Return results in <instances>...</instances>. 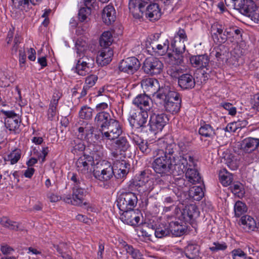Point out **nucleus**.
<instances>
[{"label":"nucleus","instance_id":"obj_18","mask_svg":"<svg viewBox=\"0 0 259 259\" xmlns=\"http://www.w3.org/2000/svg\"><path fill=\"white\" fill-rule=\"evenodd\" d=\"M120 214V219L124 224L132 226H137L140 221L139 214L134 209L125 210L122 211Z\"/></svg>","mask_w":259,"mask_h":259},{"label":"nucleus","instance_id":"obj_14","mask_svg":"<svg viewBox=\"0 0 259 259\" xmlns=\"http://www.w3.org/2000/svg\"><path fill=\"white\" fill-rule=\"evenodd\" d=\"M141 85L146 92L149 93L150 95H152L156 100H157V95L164 88V87L160 88L158 80L152 78L143 79L141 81Z\"/></svg>","mask_w":259,"mask_h":259},{"label":"nucleus","instance_id":"obj_37","mask_svg":"<svg viewBox=\"0 0 259 259\" xmlns=\"http://www.w3.org/2000/svg\"><path fill=\"white\" fill-rule=\"evenodd\" d=\"M85 146L83 140L77 137V139L71 141L70 143V149L71 152L73 154H77L78 152H82L85 150Z\"/></svg>","mask_w":259,"mask_h":259},{"label":"nucleus","instance_id":"obj_10","mask_svg":"<svg viewBox=\"0 0 259 259\" xmlns=\"http://www.w3.org/2000/svg\"><path fill=\"white\" fill-rule=\"evenodd\" d=\"M140 67L139 60L134 57H128L120 61L118 65L120 71L128 74H133Z\"/></svg>","mask_w":259,"mask_h":259},{"label":"nucleus","instance_id":"obj_41","mask_svg":"<svg viewBox=\"0 0 259 259\" xmlns=\"http://www.w3.org/2000/svg\"><path fill=\"white\" fill-rule=\"evenodd\" d=\"M148 1H150V0H130L129 9L131 10L132 9H137L143 13L144 11V7L148 4Z\"/></svg>","mask_w":259,"mask_h":259},{"label":"nucleus","instance_id":"obj_43","mask_svg":"<svg viewBox=\"0 0 259 259\" xmlns=\"http://www.w3.org/2000/svg\"><path fill=\"white\" fill-rule=\"evenodd\" d=\"M0 224L4 227L12 230L17 231L19 228L18 223L11 220L6 217H4L1 218Z\"/></svg>","mask_w":259,"mask_h":259},{"label":"nucleus","instance_id":"obj_23","mask_svg":"<svg viewBox=\"0 0 259 259\" xmlns=\"http://www.w3.org/2000/svg\"><path fill=\"white\" fill-rule=\"evenodd\" d=\"M187 35L184 29L180 28L175 34L174 39L171 42L172 48L178 50L179 52L185 51V45L184 41L187 40Z\"/></svg>","mask_w":259,"mask_h":259},{"label":"nucleus","instance_id":"obj_2","mask_svg":"<svg viewBox=\"0 0 259 259\" xmlns=\"http://www.w3.org/2000/svg\"><path fill=\"white\" fill-rule=\"evenodd\" d=\"M157 100L162 103L164 110L171 114L177 113L180 109L181 99L180 94L171 90L169 86H164L157 95Z\"/></svg>","mask_w":259,"mask_h":259},{"label":"nucleus","instance_id":"obj_32","mask_svg":"<svg viewBox=\"0 0 259 259\" xmlns=\"http://www.w3.org/2000/svg\"><path fill=\"white\" fill-rule=\"evenodd\" d=\"M241 146L243 151L246 152L251 151L259 146V141L257 139L247 138L242 141Z\"/></svg>","mask_w":259,"mask_h":259},{"label":"nucleus","instance_id":"obj_17","mask_svg":"<svg viewBox=\"0 0 259 259\" xmlns=\"http://www.w3.org/2000/svg\"><path fill=\"white\" fill-rule=\"evenodd\" d=\"M95 164L93 158L86 154L80 156L76 162L77 171L83 174H88L91 167Z\"/></svg>","mask_w":259,"mask_h":259},{"label":"nucleus","instance_id":"obj_51","mask_svg":"<svg viewBox=\"0 0 259 259\" xmlns=\"http://www.w3.org/2000/svg\"><path fill=\"white\" fill-rule=\"evenodd\" d=\"M169 48V41L166 39L163 44H159L154 51L153 54L157 56H162L165 54Z\"/></svg>","mask_w":259,"mask_h":259},{"label":"nucleus","instance_id":"obj_59","mask_svg":"<svg viewBox=\"0 0 259 259\" xmlns=\"http://www.w3.org/2000/svg\"><path fill=\"white\" fill-rule=\"evenodd\" d=\"M233 259H246L247 254L240 248L233 249L231 252Z\"/></svg>","mask_w":259,"mask_h":259},{"label":"nucleus","instance_id":"obj_1","mask_svg":"<svg viewBox=\"0 0 259 259\" xmlns=\"http://www.w3.org/2000/svg\"><path fill=\"white\" fill-rule=\"evenodd\" d=\"M158 148L154 151L155 159L152 163L154 171L161 176L170 172L172 166L173 154L177 149L175 143H168L165 138L159 139L157 142Z\"/></svg>","mask_w":259,"mask_h":259},{"label":"nucleus","instance_id":"obj_31","mask_svg":"<svg viewBox=\"0 0 259 259\" xmlns=\"http://www.w3.org/2000/svg\"><path fill=\"white\" fill-rule=\"evenodd\" d=\"M170 234L173 236L179 237L184 235L186 232V226L181 224L178 222L172 221L169 223Z\"/></svg>","mask_w":259,"mask_h":259},{"label":"nucleus","instance_id":"obj_62","mask_svg":"<svg viewBox=\"0 0 259 259\" xmlns=\"http://www.w3.org/2000/svg\"><path fill=\"white\" fill-rule=\"evenodd\" d=\"M194 246L193 244L188 245L185 249L186 256L190 259H194Z\"/></svg>","mask_w":259,"mask_h":259},{"label":"nucleus","instance_id":"obj_57","mask_svg":"<svg viewBox=\"0 0 259 259\" xmlns=\"http://www.w3.org/2000/svg\"><path fill=\"white\" fill-rule=\"evenodd\" d=\"M91 13V8L86 7L80 8L78 14L79 20L81 22L85 21Z\"/></svg>","mask_w":259,"mask_h":259},{"label":"nucleus","instance_id":"obj_55","mask_svg":"<svg viewBox=\"0 0 259 259\" xmlns=\"http://www.w3.org/2000/svg\"><path fill=\"white\" fill-rule=\"evenodd\" d=\"M58 105L50 104L49 109L47 111V118L49 120L53 121L55 120L58 114L57 107Z\"/></svg>","mask_w":259,"mask_h":259},{"label":"nucleus","instance_id":"obj_25","mask_svg":"<svg viewBox=\"0 0 259 259\" xmlns=\"http://www.w3.org/2000/svg\"><path fill=\"white\" fill-rule=\"evenodd\" d=\"M205 186L203 180L195 168V200H201L204 196Z\"/></svg>","mask_w":259,"mask_h":259},{"label":"nucleus","instance_id":"obj_3","mask_svg":"<svg viewBox=\"0 0 259 259\" xmlns=\"http://www.w3.org/2000/svg\"><path fill=\"white\" fill-rule=\"evenodd\" d=\"M2 116L1 118L4 119L5 127L10 132L18 133L20 130L21 119L19 114L13 110H1Z\"/></svg>","mask_w":259,"mask_h":259},{"label":"nucleus","instance_id":"obj_45","mask_svg":"<svg viewBox=\"0 0 259 259\" xmlns=\"http://www.w3.org/2000/svg\"><path fill=\"white\" fill-rule=\"evenodd\" d=\"M231 191L236 196L239 198H242L245 194V191L243 185L237 182L234 183L230 186Z\"/></svg>","mask_w":259,"mask_h":259},{"label":"nucleus","instance_id":"obj_8","mask_svg":"<svg viewBox=\"0 0 259 259\" xmlns=\"http://www.w3.org/2000/svg\"><path fill=\"white\" fill-rule=\"evenodd\" d=\"M88 45L85 41L78 39L75 44L77 57L79 62L93 68L95 64V59L93 57L85 55V52L87 49Z\"/></svg>","mask_w":259,"mask_h":259},{"label":"nucleus","instance_id":"obj_61","mask_svg":"<svg viewBox=\"0 0 259 259\" xmlns=\"http://www.w3.org/2000/svg\"><path fill=\"white\" fill-rule=\"evenodd\" d=\"M98 76L96 75H90L85 78L84 85L89 88L93 87L98 80Z\"/></svg>","mask_w":259,"mask_h":259},{"label":"nucleus","instance_id":"obj_4","mask_svg":"<svg viewBox=\"0 0 259 259\" xmlns=\"http://www.w3.org/2000/svg\"><path fill=\"white\" fill-rule=\"evenodd\" d=\"M117 202V206L120 211L134 209L137 205L138 198L136 194L133 192H123L119 196Z\"/></svg>","mask_w":259,"mask_h":259},{"label":"nucleus","instance_id":"obj_34","mask_svg":"<svg viewBox=\"0 0 259 259\" xmlns=\"http://www.w3.org/2000/svg\"><path fill=\"white\" fill-rule=\"evenodd\" d=\"M209 64V59L208 56L205 55H197L195 56V68L197 67V72H200L201 74L204 75V73H206L204 70L201 71L199 70V69L206 68V70L208 69L207 67Z\"/></svg>","mask_w":259,"mask_h":259},{"label":"nucleus","instance_id":"obj_9","mask_svg":"<svg viewBox=\"0 0 259 259\" xmlns=\"http://www.w3.org/2000/svg\"><path fill=\"white\" fill-rule=\"evenodd\" d=\"M163 67V64L158 58L149 57L145 60L143 69L146 74L153 75L160 74Z\"/></svg>","mask_w":259,"mask_h":259},{"label":"nucleus","instance_id":"obj_46","mask_svg":"<svg viewBox=\"0 0 259 259\" xmlns=\"http://www.w3.org/2000/svg\"><path fill=\"white\" fill-rule=\"evenodd\" d=\"M13 6L18 9L27 11L31 5L29 0H12Z\"/></svg>","mask_w":259,"mask_h":259},{"label":"nucleus","instance_id":"obj_15","mask_svg":"<svg viewBox=\"0 0 259 259\" xmlns=\"http://www.w3.org/2000/svg\"><path fill=\"white\" fill-rule=\"evenodd\" d=\"M149 111L137 110L132 108L129 112V117L131 118L130 122L137 124L140 127L145 126L148 118Z\"/></svg>","mask_w":259,"mask_h":259},{"label":"nucleus","instance_id":"obj_44","mask_svg":"<svg viewBox=\"0 0 259 259\" xmlns=\"http://www.w3.org/2000/svg\"><path fill=\"white\" fill-rule=\"evenodd\" d=\"M199 134L205 137L212 138L215 135L214 130L208 124H204L201 125L199 129Z\"/></svg>","mask_w":259,"mask_h":259},{"label":"nucleus","instance_id":"obj_38","mask_svg":"<svg viewBox=\"0 0 259 259\" xmlns=\"http://www.w3.org/2000/svg\"><path fill=\"white\" fill-rule=\"evenodd\" d=\"M241 224L246 231L253 230L256 228V223L254 219L249 215L243 216L241 219Z\"/></svg>","mask_w":259,"mask_h":259},{"label":"nucleus","instance_id":"obj_24","mask_svg":"<svg viewBox=\"0 0 259 259\" xmlns=\"http://www.w3.org/2000/svg\"><path fill=\"white\" fill-rule=\"evenodd\" d=\"M113 55V51L110 48H103L97 57V62L101 66L109 63Z\"/></svg>","mask_w":259,"mask_h":259},{"label":"nucleus","instance_id":"obj_48","mask_svg":"<svg viewBox=\"0 0 259 259\" xmlns=\"http://www.w3.org/2000/svg\"><path fill=\"white\" fill-rule=\"evenodd\" d=\"M167 72L172 78L179 79L182 74H183V69L179 66H171L167 70Z\"/></svg>","mask_w":259,"mask_h":259},{"label":"nucleus","instance_id":"obj_7","mask_svg":"<svg viewBox=\"0 0 259 259\" xmlns=\"http://www.w3.org/2000/svg\"><path fill=\"white\" fill-rule=\"evenodd\" d=\"M106 146L110 150L114 151L112 152V155L115 158L118 157V151L125 152L130 147V144L125 136H119L110 142L106 141Z\"/></svg>","mask_w":259,"mask_h":259},{"label":"nucleus","instance_id":"obj_35","mask_svg":"<svg viewBox=\"0 0 259 259\" xmlns=\"http://www.w3.org/2000/svg\"><path fill=\"white\" fill-rule=\"evenodd\" d=\"M90 147L91 155H89V156H91L94 161L100 160L104 157V149L102 146L93 144Z\"/></svg>","mask_w":259,"mask_h":259},{"label":"nucleus","instance_id":"obj_29","mask_svg":"<svg viewBox=\"0 0 259 259\" xmlns=\"http://www.w3.org/2000/svg\"><path fill=\"white\" fill-rule=\"evenodd\" d=\"M178 84L183 89H190L194 87V78L189 73L182 74L178 79Z\"/></svg>","mask_w":259,"mask_h":259},{"label":"nucleus","instance_id":"obj_49","mask_svg":"<svg viewBox=\"0 0 259 259\" xmlns=\"http://www.w3.org/2000/svg\"><path fill=\"white\" fill-rule=\"evenodd\" d=\"M93 109L87 106H82L79 112V116L80 118L84 119H90L93 116Z\"/></svg>","mask_w":259,"mask_h":259},{"label":"nucleus","instance_id":"obj_26","mask_svg":"<svg viewBox=\"0 0 259 259\" xmlns=\"http://www.w3.org/2000/svg\"><path fill=\"white\" fill-rule=\"evenodd\" d=\"M173 48V54L168 53L165 57V60L167 63L171 66H180L183 62V56L182 54L184 51H182L181 52L178 51Z\"/></svg>","mask_w":259,"mask_h":259},{"label":"nucleus","instance_id":"obj_42","mask_svg":"<svg viewBox=\"0 0 259 259\" xmlns=\"http://www.w3.org/2000/svg\"><path fill=\"white\" fill-rule=\"evenodd\" d=\"M21 156V151L19 149H15L9 154L5 160L10 162L11 164H15L18 162Z\"/></svg>","mask_w":259,"mask_h":259},{"label":"nucleus","instance_id":"obj_63","mask_svg":"<svg viewBox=\"0 0 259 259\" xmlns=\"http://www.w3.org/2000/svg\"><path fill=\"white\" fill-rule=\"evenodd\" d=\"M186 178L192 184H194V169L189 167L185 173Z\"/></svg>","mask_w":259,"mask_h":259},{"label":"nucleus","instance_id":"obj_47","mask_svg":"<svg viewBox=\"0 0 259 259\" xmlns=\"http://www.w3.org/2000/svg\"><path fill=\"white\" fill-rule=\"evenodd\" d=\"M235 215L239 217L247 211V207L245 204L242 201H237L234 206Z\"/></svg>","mask_w":259,"mask_h":259},{"label":"nucleus","instance_id":"obj_22","mask_svg":"<svg viewBox=\"0 0 259 259\" xmlns=\"http://www.w3.org/2000/svg\"><path fill=\"white\" fill-rule=\"evenodd\" d=\"M109 113L107 112H98L94 118L95 124L100 127L99 131L101 132L102 130L103 131L104 129L106 128L108 124L111 122V120H113Z\"/></svg>","mask_w":259,"mask_h":259},{"label":"nucleus","instance_id":"obj_60","mask_svg":"<svg viewBox=\"0 0 259 259\" xmlns=\"http://www.w3.org/2000/svg\"><path fill=\"white\" fill-rule=\"evenodd\" d=\"M21 36L18 34L17 33L15 35L14 39V45L12 47V48L11 49V54L13 55L16 54L18 50H19L21 49V47H19V44L21 42Z\"/></svg>","mask_w":259,"mask_h":259},{"label":"nucleus","instance_id":"obj_64","mask_svg":"<svg viewBox=\"0 0 259 259\" xmlns=\"http://www.w3.org/2000/svg\"><path fill=\"white\" fill-rule=\"evenodd\" d=\"M222 106L228 111L229 114L231 115H235L236 113V108L231 103H224L222 104Z\"/></svg>","mask_w":259,"mask_h":259},{"label":"nucleus","instance_id":"obj_53","mask_svg":"<svg viewBox=\"0 0 259 259\" xmlns=\"http://www.w3.org/2000/svg\"><path fill=\"white\" fill-rule=\"evenodd\" d=\"M259 154L257 152H248L244 155V160L248 164L257 161Z\"/></svg>","mask_w":259,"mask_h":259},{"label":"nucleus","instance_id":"obj_50","mask_svg":"<svg viewBox=\"0 0 259 259\" xmlns=\"http://www.w3.org/2000/svg\"><path fill=\"white\" fill-rule=\"evenodd\" d=\"M219 179L221 183L224 186L230 185L233 181L232 176L230 174L225 171L220 172Z\"/></svg>","mask_w":259,"mask_h":259},{"label":"nucleus","instance_id":"obj_36","mask_svg":"<svg viewBox=\"0 0 259 259\" xmlns=\"http://www.w3.org/2000/svg\"><path fill=\"white\" fill-rule=\"evenodd\" d=\"M132 140L133 142L137 146H138L140 150L146 154L149 153L151 151L150 146L148 144L147 141L142 139L137 135L133 136Z\"/></svg>","mask_w":259,"mask_h":259},{"label":"nucleus","instance_id":"obj_27","mask_svg":"<svg viewBox=\"0 0 259 259\" xmlns=\"http://www.w3.org/2000/svg\"><path fill=\"white\" fill-rule=\"evenodd\" d=\"M116 12L113 6L109 5L105 7L102 11V17L103 22L110 25L116 19Z\"/></svg>","mask_w":259,"mask_h":259},{"label":"nucleus","instance_id":"obj_30","mask_svg":"<svg viewBox=\"0 0 259 259\" xmlns=\"http://www.w3.org/2000/svg\"><path fill=\"white\" fill-rule=\"evenodd\" d=\"M120 244L123 247L126 253L130 255L133 259H144L140 251L133 247L131 245L128 244L125 241L122 240Z\"/></svg>","mask_w":259,"mask_h":259},{"label":"nucleus","instance_id":"obj_20","mask_svg":"<svg viewBox=\"0 0 259 259\" xmlns=\"http://www.w3.org/2000/svg\"><path fill=\"white\" fill-rule=\"evenodd\" d=\"M133 104L138 108L137 110L150 111L152 106V100L148 96L140 94L133 100Z\"/></svg>","mask_w":259,"mask_h":259},{"label":"nucleus","instance_id":"obj_58","mask_svg":"<svg viewBox=\"0 0 259 259\" xmlns=\"http://www.w3.org/2000/svg\"><path fill=\"white\" fill-rule=\"evenodd\" d=\"M158 44L157 41L152 40V37L147 38L145 46L149 52L153 54L154 51L156 49Z\"/></svg>","mask_w":259,"mask_h":259},{"label":"nucleus","instance_id":"obj_13","mask_svg":"<svg viewBox=\"0 0 259 259\" xmlns=\"http://www.w3.org/2000/svg\"><path fill=\"white\" fill-rule=\"evenodd\" d=\"M95 127L90 122L82 121L77 128V137L88 142L92 141Z\"/></svg>","mask_w":259,"mask_h":259},{"label":"nucleus","instance_id":"obj_11","mask_svg":"<svg viewBox=\"0 0 259 259\" xmlns=\"http://www.w3.org/2000/svg\"><path fill=\"white\" fill-rule=\"evenodd\" d=\"M169 120L168 116L164 113L153 114L149 122L150 129L153 132L161 131Z\"/></svg>","mask_w":259,"mask_h":259},{"label":"nucleus","instance_id":"obj_40","mask_svg":"<svg viewBox=\"0 0 259 259\" xmlns=\"http://www.w3.org/2000/svg\"><path fill=\"white\" fill-rule=\"evenodd\" d=\"M170 234L169 224H164L161 223L155 230V235L156 237L161 238Z\"/></svg>","mask_w":259,"mask_h":259},{"label":"nucleus","instance_id":"obj_54","mask_svg":"<svg viewBox=\"0 0 259 259\" xmlns=\"http://www.w3.org/2000/svg\"><path fill=\"white\" fill-rule=\"evenodd\" d=\"M227 248V245L225 242H219L218 241L214 242L209 247L210 251L212 252L225 250Z\"/></svg>","mask_w":259,"mask_h":259},{"label":"nucleus","instance_id":"obj_6","mask_svg":"<svg viewBox=\"0 0 259 259\" xmlns=\"http://www.w3.org/2000/svg\"><path fill=\"white\" fill-rule=\"evenodd\" d=\"M106 128L107 131L106 132L101 131L102 138L109 142L118 138L123 133L122 125L115 119L111 120V122Z\"/></svg>","mask_w":259,"mask_h":259},{"label":"nucleus","instance_id":"obj_56","mask_svg":"<svg viewBox=\"0 0 259 259\" xmlns=\"http://www.w3.org/2000/svg\"><path fill=\"white\" fill-rule=\"evenodd\" d=\"M226 164L228 167L231 170H235L238 168V163L236 159L232 155H228L227 158H225Z\"/></svg>","mask_w":259,"mask_h":259},{"label":"nucleus","instance_id":"obj_5","mask_svg":"<svg viewBox=\"0 0 259 259\" xmlns=\"http://www.w3.org/2000/svg\"><path fill=\"white\" fill-rule=\"evenodd\" d=\"M72 191V195L67 194L63 196V200L66 203L75 206L87 204V203L83 202L86 191L81 187V186H73Z\"/></svg>","mask_w":259,"mask_h":259},{"label":"nucleus","instance_id":"obj_28","mask_svg":"<svg viewBox=\"0 0 259 259\" xmlns=\"http://www.w3.org/2000/svg\"><path fill=\"white\" fill-rule=\"evenodd\" d=\"M145 15L151 21L158 20L161 16L159 5L156 3L149 5L146 7Z\"/></svg>","mask_w":259,"mask_h":259},{"label":"nucleus","instance_id":"obj_52","mask_svg":"<svg viewBox=\"0 0 259 259\" xmlns=\"http://www.w3.org/2000/svg\"><path fill=\"white\" fill-rule=\"evenodd\" d=\"M91 68H92L87 65L85 66L84 64L80 63L77 60L75 71L79 75L85 76L90 71Z\"/></svg>","mask_w":259,"mask_h":259},{"label":"nucleus","instance_id":"obj_39","mask_svg":"<svg viewBox=\"0 0 259 259\" xmlns=\"http://www.w3.org/2000/svg\"><path fill=\"white\" fill-rule=\"evenodd\" d=\"M113 41L112 33L109 31L104 32L100 38V44L103 48H109Z\"/></svg>","mask_w":259,"mask_h":259},{"label":"nucleus","instance_id":"obj_16","mask_svg":"<svg viewBox=\"0 0 259 259\" xmlns=\"http://www.w3.org/2000/svg\"><path fill=\"white\" fill-rule=\"evenodd\" d=\"M94 177L102 182H108L113 176H115L113 167L110 163H105V166L101 170H96L94 172Z\"/></svg>","mask_w":259,"mask_h":259},{"label":"nucleus","instance_id":"obj_33","mask_svg":"<svg viewBox=\"0 0 259 259\" xmlns=\"http://www.w3.org/2000/svg\"><path fill=\"white\" fill-rule=\"evenodd\" d=\"M194 214V205L190 204L185 206L182 213V215L184 221L191 225L193 227L194 224L193 215Z\"/></svg>","mask_w":259,"mask_h":259},{"label":"nucleus","instance_id":"obj_12","mask_svg":"<svg viewBox=\"0 0 259 259\" xmlns=\"http://www.w3.org/2000/svg\"><path fill=\"white\" fill-rule=\"evenodd\" d=\"M132 184L135 187L145 186L144 191L150 192L153 189V184L152 181L150 180L149 174L148 171L144 170L137 175L133 180Z\"/></svg>","mask_w":259,"mask_h":259},{"label":"nucleus","instance_id":"obj_19","mask_svg":"<svg viewBox=\"0 0 259 259\" xmlns=\"http://www.w3.org/2000/svg\"><path fill=\"white\" fill-rule=\"evenodd\" d=\"M113 166L115 177L118 179L125 177L130 168V164L124 160L116 159L114 162Z\"/></svg>","mask_w":259,"mask_h":259},{"label":"nucleus","instance_id":"obj_21","mask_svg":"<svg viewBox=\"0 0 259 259\" xmlns=\"http://www.w3.org/2000/svg\"><path fill=\"white\" fill-rule=\"evenodd\" d=\"M224 29L225 26L219 23H214L211 26V35L214 40L217 39L219 44L224 43L227 40V35L224 32Z\"/></svg>","mask_w":259,"mask_h":259}]
</instances>
